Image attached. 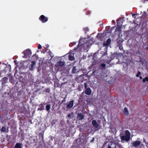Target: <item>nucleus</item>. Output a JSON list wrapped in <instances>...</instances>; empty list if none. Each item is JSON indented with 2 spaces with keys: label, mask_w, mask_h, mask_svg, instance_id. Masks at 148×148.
<instances>
[{
  "label": "nucleus",
  "mask_w": 148,
  "mask_h": 148,
  "mask_svg": "<svg viewBox=\"0 0 148 148\" xmlns=\"http://www.w3.org/2000/svg\"><path fill=\"white\" fill-rule=\"evenodd\" d=\"M65 63L63 61H59L58 62L55 64V66L57 68H59L60 67H61L65 66Z\"/></svg>",
  "instance_id": "423d86ee"
},
{
  "label": "nucleus",
  "mask_w": 148,
  "mask_h": 148,
  "mask_svg": "<svg viewBox=\"0 0 148 148\" xmlns=\"http://www.w3.org/2000/svg\"><path fill=\"white\" fill-rule=\"evenodd\" d=\"M116 144L114 142H110L108 145V148H116Z\"/></svg>",
  "instance_id": "6e6552de"
},
{
  "label": "nucleus",
  "mask_w": 148,
  "mask_h": 148,
  "mask_svg": "<svg viewBox=\"0 0 148 148\" xmlns=\"http://www.w3.org/2000/svg\"><path fill=\"white\" fill-rule=\"evenodd\" d=\"M84 117V115L82 113H78L77 114V119L79 120H81L83 119Z\"/></svg>",
  "instance_id": "9d476101"
},
{
  "label": "nucleus",
  "mask_w": 148,
  "mask_h": 148,
  "mask_svg": "<svg viewBox=\"0 0 148 148\" xmlns=\"http://www.w3.org/2000/svg\"><path fill=\"white\" fill-rule=\"evenodd\" d=\"M84 47H85V46H86V48L87 49L89 48L91 45L90 44H89L87 42H86L85 43L84 45Z\"/></svg>",
  "instance_id": "a211bd4d"
},
{
  "label": "nucleus",
  "mask_w": 148,
  "mask_h": 148,
  "mask_svg": "<svg viewBox=\"0 0 148 148\" xmlns=\"http://www.w3.org/2000/svg\"><path fill=\"white\" fill-rule=\"evenodd\" d=\"M23 53H24V57L25 58H27V57H29L31 56L32 52L29 49L25 50Z\"/></svg>",
  "instance_id": "7ed1b4c3"
},
{
  "label": "nucleus",
  "mask_w": 148,
  "mask_h": 148,
  "mask_svg": "<svg viewBox=\"0 0 148 148\" xmlns=\"http://www.w3.org/2000/svg\"><path fill=\"white\" fill-rule=\"evenodd\" d=\"M81 41V39L80 38V39H79V42H80V41Z\"/></svg>",
  "instance_id": "72a5a7b5"
},
{
  "label": "nucleus",
  "mask_w": 148,
  "mask_h": 148,
  "mask_svg": "<svg viewBox=\"0 0 148 148\" xmlns=\"http://www.w3.org/2000/svg\"><path fill=\"white\" fill-rule=\"evenodd\" d=\"M14 63H15V64H16V62H17V61L16 60H14Z\"/></svg>",
  "instance_id": "7c9ffc66"
},
{
  "label": "nucleus",
  "mask_w": 148,
  "mask_h": 148,
  "mask_svg": "<svg viewBox=\"0 0 148 148\" xmlns=\"http://www.w3.org/2000/svg\"><path fill=\"white\" fill-rule=\"evenodd\" d=\"M23 147V145L22 143H17L14 148H22Z\"/></svg>",
  "instance_id": "f8f14e48"
},
{
  "label": "nucleus",
  "mask_w": 148,
  "mask_h": 148,
  "mask_svg": "<svg viewBox=\"0 0 148 148\" xmlns=\"http://www.w3.org/2000/svg\"><path fill=\"white\" fill-rule=\"evenodd\" d=\"M44 104V102H42L39 105V108H38V110H39L41 111L44 109V106L43 105Z\"/></svg>",
  "instance_id": "ddd939ff"
},
{
  "label": "nucleus",
  "mask_w": 148,
  "mask_h": 148,
  "mask_svg": "<svg viewBox=\"0 0 148 148\" xmlns=\"http://www.w3.org/2000/svg\"><path fill=\"white\" fill-rule=\"evenodd\" d=\"M74 101L73 100L70 101L68 105L67 106V108H70L73 106Z\"/></svg>",
  "instance_id": "9b49d317"
},
{
  "label": "nucleus",
  "mask_w": 148,
  "mask_h": 148,
  "mask_svg": "<svg viewBox=\"0 0 148 148\" xmlns=\"http://www.w3.org/2000/svg\"><path fill=\"white\" fill-rule=\"evenodd\" d=\"M8 80V78L7 77H4L2 79L1 81L3 83H6Z\"/></svg>",
  "instance_id": "6ab92c4d"
},
{
  "label": "nucleus",
  "mask_w": 148,
  "mask_h": 148,
  "mask_svg": "<svg viewBox=\"0 0 148 148\" xmlns=\"http://www.w3.org/2000/svg\"><path fill=\"white\" fill-rule=\"evenodd\" d=\"M139 77H140V79H142L143 78H142V77L141 76H140Z\"/></svg>",
  "instance_id": "2f4dec72"
},
{
  "label": "nucleus",
  "mask_w": 148,
  "mask_h": 148,
  "mask_svg": "<svg viewBox=\"0 0 148 148\" xmlns=\"http://www.w3.org/2000/svg\"><path fill=\"white\" fill-rule=\"evenodd\" d=\"M36 62L35 61H33L32 62L30 66L29 67V69L31 71H33L34 68L35 66Z\"/></svg>",
  "instance_id": "1a4fd4ad"
},
{
  "label": "nucleus",
  "mask_w": 148,
  "mask_h": 148,
  "mask_svg": "<svg viewBox=\"0 0 148 148\" xmlns=\"http://www.w3.org/2000/svg\"><path fill=\"white\" fill-rule=\"evenodd\" d=\"M124 112L125 113V114H128V111L127 109L125 107L124 109Z\"/></svg>",
  "instance_id": "5701e85b"
},
{
  "label": "nucleus",
  "mask_w": 148,
  "mask_h": 148,
  "mask_svg": "<svg viewBox=\"0 0 148 148\" xmlns=\"http://www.w3.org/2000/svg\"><path fill=\"white\" fill-rule=\"evenodd\" d=\"M117 46L120 50H122L123 49V47L121 44H118Z\"/></svg>",
  "instance_id": "412c9836"
},
{
  "label": "nucleus",
  "mask_w": 148,
  "mask_h": 148,
  "mask_svg": "<svg viewBox=\"0 0 148 148\" xmlns=\"http://www.w3.org/2000/svg\"><path fill=\"white\" fill-rule=\"evenodd\" d=\"M146 49L148 51V46L146 48Z\"/></svg>",
  "instance_id": "473e14b6"
},
{
  "label": "nucleus",
  "mask_w": 148,
  "mask_h": 148,
  "mask_svg": "<svg viewBox=\"0 0 148 148\" xmlns=\"http://www.w3.org/2000/svg\"><path fill=\"white\" fill-rule=\"evenodd\" d=\"M45 91L46 92L49 93L50 92L49 88H46L45 89Z\"/></svg>",
  "instance_id": "393cba45"
},
{
  "label": "nucleus",
  "mask_w": 148,
  "mask_h": 148,
  "mask_svg": "<svg viewBox=\"0 0 148 148\" xmlns=\"http://www.w3.org/2000/svg\"><path fill=\"white\" fill-rule=\"evenodd\" d=\"M77 72V69H76V67L75 66H73L72 70V73H76Z\"/></svg>",
  "instance_id": "aec40b11"
},
{
  "label": "nucleus",
  "mask_w": 148,
  "mask_h": 148,
  "mask_svg": "<svg viewBox=\"0 0 148 148\" xmlns=\"http://www.w3.org/2000/svg\"><path fill=\"white\" fill-rule=\"evenodd\" d=\"M68 58L69 60L70 61H73L75 59L74 56L70 54L69 55Z\"/></svg>",
  "instance_id": "dca6fc26"
},
{
  "label": "nucleus",
  "mask_w": 148,
  "mask_h": 148,
  "mask_svg": "<svg viewBox=\"0 0 148 148\" xmlns=\"http://www.w3.org/2000/svg\"><path fill=\"white\" fill-rule=\"evenodd\" d=\"M84 31L85 32H87L89 30L88 27H85L84 29Z\"/></svg>",
  "instance_id": "cd10ccee"
},
{
  "label": "nucleus",
  "mask_w": 148,
  "mask_h": 148,
  "mask_svg": "<svg viewBox=\"0 0 148 148\" xmlns=\"http://www.w3.org/2000/svg\"><path fill=\"white\" fill-rule=\"evenodd\" d=\"M119 23H117V25H118L115 29V32L116 34H118L119 35L122 33L121 27L122 25L120 23L119 24Z\"/></svg>",
  "instance_id": "f03ea898"
},
{
  "label": "nucleus",
  "mask_w": 148,
  "mask_h": 148,
  "mask_svg": "<svg viewBox=\"0 0 148 148\" xmlns=\"http://www.w3.org/2000/svg\"><path fill=\"white\" fill-rule=\"evenodd\" d=\"M130 133L128 130H126L125 132V135L121 136V139L122 140H125L128 142L130 139Z\"/></svg>",
  "instance_id": "f257e3e1"
},
{
  "label": "nucleus",
  "mask_w": 148,
  "mask_h": 148,
  "mask_svg": "<svg viewBox=\"0 0 148 148\" xmlns=\"http://www.w3.org/2000/svg\"><path fill=\"white\" fill-rule=\"evenodd\" d=\"M92 123L96 130H97L99 129V125L97 123L96 120H93L92 121Z\"/></svg>",
  "instance_id": "20e7f679"
},
{
  "label": "nucleus",
  "mask_w": 148,
  "mask_h": 148,
  "mask_svg": "<svg viewBox=\"0 0 148 148\" xmlns=\"http://www.w3.org/2000/svg\"><path fill=\"white\" fill-rule=\"evenodd\" d=\"M42 138H43V134H42Z\"/></svg>",
  "instance_id": "f704fd0d"
},
{
  "label": "nucleus",
  "mask_w": 148,
  "mask_h": 148,
  "mask_svg": "<svg viewBox=\"0 0 148 148\" xmlns=\"http://www.w3.org/2000/svg\"><path fill=\"white\" fill-rule=\"evenodd\" d=\"M10 82H11L10 80Z\"/></svg>",
  "instance_id": "e433bc0d"
},
{
  "label": "nucleus",
  "mask_w": 148,
  "mask_h": 148,
  "mask_svg": "<svg viewBox=\"0 0 148 148\" xmlns=\"http://www.w3.org/2000/svg\"><path fill=\"white\" fill-rule=\"evenodd\" d=\"M94 138H93V139L92 140V141H93V140H94Z\"/></svg>",
  "instance_id": "c9c22d12"
},
{
  "label": "nucleus",
  "mask_w": 148,
  "mask_h": 148,
  "mask_svg": "<svg viewBox=\"0 0 148 148\" xmlns=\"http://www.w3.org/2000/svg\"><path fill=\"white\" fill-rule=\"evenodd\" d=\"M91 92V90L90 88H88L85 90V93L88 95H90Z\"/></svg>",
  "instance_id": "4468645a"
},
{
  "label": "nucleus",
  "mask_w": 148,
  "mask_h": 148,
  "mask_svg": "<svg viewBox=\"0 0 148 148\" xmlns=\"http://www.w3.org/2000/svg\"><path fill=\"white\" fill-rule=\"evenodd\" d=\"M39 19L42 23L46 22L48 20V18L43 15H41L39 17Z\"/></svg>",
  "instance_id": "39448f33"
},
{
  "label": "nucleus",
  "mask_w": 148,
  "mask_h": 148,
  "mask_svg": "<svg viewBox=\"0 0 148 148\" xmlns=\"http://www.w3.org/2000/svg\"><path fill=\"white\" fill-rule=\"evenodd\" d=\"M5 130V128L4 127H2L1 129V131L2 132H4Z\"/></svg>",
  "instance_id": "a878e982"
},
{
  "label": "nucleus",
  "mask_w": 148,
  "mask_h": 148,
  "mask_svg": "<svg viewBox=\"0 0 148 148\" xmlns=\"http://www.w3.org/2000/svg\"><path fill=\"white\" fill-rule=\"evenodd\" d=\"M146 82H148V77H146L144 78L143 79V82L144 83Z\"/></svg>",
  "instance_id": "4be33fe9"
},
{
  "label": "nucleus",
  "mask_w": 148,
  "mask_h": 148,
  "mask_svg": "<svg viewBox=\"0 0 148 148\" xmlns=\"http://www.w3.org/2000/svg\"><path fill=\"white\" fill-rule=\"evenodd\" d=\"M106 66V64L104 63L101 64V67L105 68Z\"/></svg>",
  "instance_id": "bb28decb"
},
{
  "label": "nucleus",
  "mask_w": 148,
  "mask_h": 148,
  "mask_svg": "<svg viewBox=\"0 0 148 148\" xmlns=\"http://www.w3.org/2000/svg\"><path fill=\"white\" fill-rule=\"evenodd\" d=\"M46 110L48 112V113H49L50 112V110L51 108L50 105H47L46 106Z\"/></svg>",
  "instance_id": "f3484780"
},
{
  "label": "nucleus",
  "mask_w": 148,
  "mask_h": 148,
  "mask_svg": "<svg viewBox=\"0 0 148 148\" xmlns=\"http://www.w3.org/2000/svg\"><path fill=\"white\" fill-rule=\"evenodd\" d=\"M42 47L39 44L38 45V49H40Z\"/></svg>",
  "instance_id": "c85d7f7f"
},
{
  "label": "nucleus",
  "mask_w": 148,
  "mask_h": 148,
  "mask_svg": "<svg viewBox=\"0 0 148 148\" xmlns=\"http://www.w3.org/2000/svg\"><path fill=\"white\" fill-rule=\"evenodd\" d=\"M111 42V39L110 38L108 39L107 40L106 42V43H104L103 44V45L106 46L109 45Z\"/></svg>",
  "instance_id": "2eb2a0df"
},
{
  "label": "nucleus",
  "mask_w": 148,
  "mask_h": 148,
  "mask_svg": "<svg viewBox=\"0 0 148 148\" xmlns=\"http://www.w3.org/2000/svg\"><path fill=\"white\" fill-rule=\"evenodd\" d=\"M141 74V73L140 71H138L137 73V74L136 75V77H139L140 76V75Z\"/></svg>",
  "instance_id": "b1692460"
},
{
  "label": "nucleus",
  "mask_w": 148,
  "mask_h": 148,
  "mask_svg": "<svg viewBox=\"0 0 148 148\" xmlns=\"http://www.w3.org/2000/svg\"><path fill=\"white\" fill-rule=\"evenodd\" d=\"M141 143V142L139 140H136L134 141L132 143V146L134 147H136L139 145Z\"/></svg>",
  "instance_id": "0eeeda50"
},
{
  "label": "nucleus",
  "mask_w": 148,
  "mask_h": 148,
  "mask_svg": "<svg viewBox=\"0 0 148 148\" xmlns=\"http://www.w3.org/2000/svg\"><path fill=\"white\" fill-rule=\"evenodd\" d=\"M73 45H75L76 44V43H75V42H73Z\"/></svg>",
  "instance_id": "c756f323"
}]
</instances>
